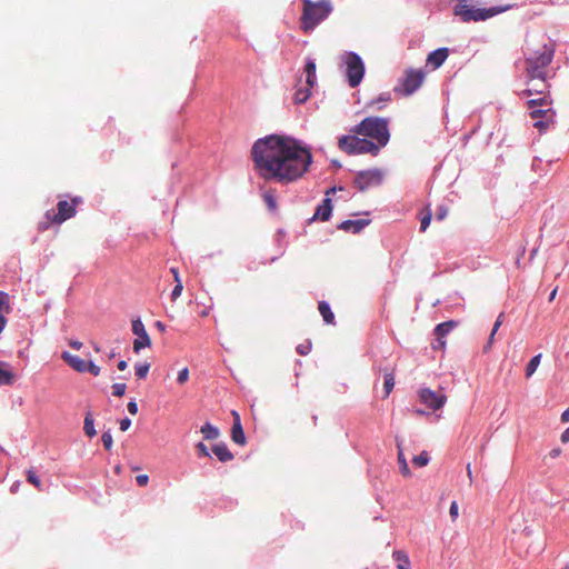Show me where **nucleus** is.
<instances>
[{
  "instance_id": "f257e3e1",
  "label": "nucleus",
  "mask_w": 569,
  "mask_h": 569,
  "mask_svg": "<svg viewBox=\"0 0 569 569\" xmlns=\"http://www.w3.org/2000/svg\"><path fill=\"white\" fill-rule=\"evenodd\" d=\"M253 169L263 180L290 183L301 178L312 154L298 140L280 134L258 139L251 148Z\"/></svg>"
},
{
  "instance_id": "f03ea898",
  "label": "nucleus",
  "mask_w": 569,
  "mask_h": 569,
  "mask_svg": "<svg viewBox=\"0 0 569 569\" xmlns=\"http://www.w3.org/2000/svg\"><path fill=\"white\" fill-rule=\"evenodd\" d=\"M351 132L370 138L379 150L387 146L390 139L389 120L380 117H367L351 129Z\"/></svg>"
},
{
  "instance_id": "7ed1b4c3",
  "label": "nucleus",
  "mask_w": 569,
  "mask_h": 569,
  "mask_svg": "<svg viewBox=\"0 0 569 569\" xmlns=\"http://www.w3.org/2000/svg\"><path fill=\"white\" fill-rule=\"evenodd\" d=\"M331 8L328 2H305L301 16V29L305 32L313 30L323 19L327 18Z\"/></svg>"
},
{
  "instance_id": "20e7f679",
  "label": "nucleus",
  "mask_w": 569,
  "mask_h": 569,
  "mask_svg": "<svg viewBox=\"0 0 569 569\" xmlns=\"http://www.w3.org/2000/svg\"><path fill=\"white\" fill-rule=\"evenodd\" d=\"M338 147L341 151L348 154L370 153L377 156L379 153V146L366 138H360L358 134L342 136L338 140Z\"/></svg>"
},
{
  "instance_id": "39448f33",
  "label": "nucleus",
  "mask_w": 569,
  "mask_h": 569,
  "mask_svg": "<svg viewBox=\"0 0 569 569\" xmlns=\"http://www.w3.org/2000/svg\"><path fill=\"white\" fill-rule=\"evenodd\" d=\"M510 9V6H502V7H492L489 9H479L473 8L471 6H468L467 3L459 2L455 7V14L459 16L463 22L469 21H482L487 20L498 13H501L506 10Z\"/></svg>"
},
{
  "instance_id": "423d86ee",
  "label": "nucleus",
  "mask_w": 569,
  "mask_h": 569,
  "mask_svg": "<svg viewBox=\"0 0 569 569\" xmlns=\"http://www.w3.org/2000/svg\"><path fill=\"white\" fill-rule=\"evenodd\" d=\"M528 109H530V118L535 120L533 127L539 130H545L548 128L549 123L553 119V111L551 108L546 109H536V107H548L550 101L547 96L539 97L537 99H531L527 102Z\"/></svg>"
},
{
  "instance_id": "0eeeda50",
  "label": "nucleus",
  "mask_w": 569,
  "mask_h": 569,
  "mask_svg": "<svg viewBox=\"0 0 569 569\" xmlns=\"http://www.w3.org/2000/svg\"><path fill=\"white\" fill-rule=\"evenodd\" d=\"M553 52L546 46L541 52H537L533 57L526 60V69L530 80L542 79L545 77V68L551 62Z\"/></svg>"
},
{
  "instance_id": "6e6552de",
  "label": "nucleus",
  "mask_w": 569,
  "mask_h": 569,
  "mask_svg": "<svg viewBox=\"0 0 569 569\" xmlns=\"http://www.w3.org/2000/svg\"><path fill=\"white\" fill-rule=\"evenodd\" d=\"M345 63L349 86L351 88L358 87L365 74V64L361 58L355 52H348L345 57Z\"/></svg>"
},
{
  "instance_id": "1a4fd4ad",
  "label": "nucleus",
  "mask_w": 569,
  "mask_h": 569,
  "mask_svg": "<svg viewBox=\"0 0 569 569\" xmlns=\"http://www.w3.org/2000/svg\"><path fill=\"white\" fill-rule=\"evenodd\" d=\"M425 78L426 72L423 70L407 69L401 84L399 88H396V91H400L403 96H410L421 87Z\"/></svg>"
},
{
  "instance_id": "9d476101",
  "label": "nucleus",
  "mask_w": 569,
  "mask_h": 569,
  "mask_svg": "<svg viewBox=\"0 0 569 569\" xmlns=\"http://www.w3.org/2000/svg\"><path fill=\"white\" fill-rule=\"evenodd\" d=\"M383 172L380 169L363 170L356 174L355 186L360 191H367L370 188L378 187L382 183Z\"/></svg>"
},
{
  "instance_id": "9b49d317",
  "label": "nucleus",
  "mask_w": 569,
  "mask_h": 569,
  "mask_svg": "<svg viewBox=\"0 0 569 569\" xmlns=\"http://www.w3.org/2000/svg\"><path fill=\"white\" fill-rule=\"evenodd\" d=\"M79 203L77 198L71 201L60 200L57 204L58 212L48 211L47 217L53 223H62L76 214V207Z\"/></svg>"
},
{
  "instance_id": "f8f14e48",
  "label": "nucleus",
  "mask_w": 569,
  "mask_h": 569,
  "mask_svg": "<svg viewBox=\"0 0 569 569\" xmlns=\"http://www.w3.org/2000/svg\"><path fill=\"white\" fill-rule=\"evenodd\" d=\"M419 399L423 405L435 411L441 409L447 401L445 393L436 392L429 388L419 390Z\"/></svg>"
},
{
  "instance_id": "ddd939ff",
  "label": "nucleus",
  "mask_w": 569,
  "mask_h": 569,
  "mask_svg": "<svg viewBox=\"0 0 569 569\" xmlns=\"http://www.w3.org/2000/svg\"><path fill=\"white\" fill-rule=\"evenodd\" d=\"M132 332L138 337L133 341V351L139 352L142 348L151 346V339L142 321L138 318L132 320Z\"/></svg>"
},
{
  "instance_id": "4468645a",
  "label": "nucleus",
  "mask_w": 569,
  "mask_h": 569,
  "mask_svg": "<svg viewBox=\"0 0 569 569\" xmlns=\"http://www.w3.org/2000/svg\"><path fill=\"white\" fill-rule=\"evenodd\" d=\"M457 325L458 323L453 320L437 325V327L435 328V335L437 336L438 345H433V349L445 347L446 341L443 340V337L448 335L453 328H456Z\"/></svg>"
},
{
  "instance_id": "2eb2a0df",
  "label": "nucleus",
  "mask_w": 569,
  "mask_h": 569,
  "mask_svg": "<svg viewBox=\"0 0 569 569\" xmlns=\"http://www.w3.org/2000/svg\"><path fill=\"white\" fill-rule=\"evenodd\" d=\"M232 416L234 420L231 429V438L237 445L243 446L246 443V436L241 427L240 417L237 411H232Z\"/></svg>"
},
{
  "instance_id": "dca6fc26",
  "label": "nucleus",
  "mask_w": 569,
  "mask_h": 569,
  "mask_svg": "<svg viewBox=\"0 0 569 569\" xmlns=\"http://www.w3.org/2000/svg\"><path fill=\"white\" fill-rule=\"evenodd\" d=\"M448 54L449 50L447 48L437 49L428 54L427 63L437 69L446 61Z\"/></svg>"
},
{
  "instance_id": "f3484780",
  "label": "nucleus",
  "mask_w": 569,
  "mask_h": 569,
  "mask_svg": "<svg viewBox=\"0 0 569 569\" xmlns=\"http://www.w3.org/2000/svg\"><path fill=\"white\" fill-rule=\"evenodd\" d=\"M9 300V295L4 291H0V333L7 325V315H9L11 310Z\"/></svg>"
},
{
  "instance_id": "a211bd4d",
  "label": "nucleus",
  "mask_w": 569,
  "mask_h": 569,
  "mask_svg": "<svg viewBox=\"0 0 569 569\" xmlns=\"http://www.w3.org/2000/svg\"><path fill=\"white\" fill-rule=\"evenodd\" d=\"M332 212L331 199L326 198L317 207V210L312 217L313 220L319 219L321 221L329 220Z\"/></svg>"
},
{
  "instance_id": "6ab92c4d",
  "label": "nucleus",
  "mask_w": 569,
  "mask_h": 569,
  "mask_svg": "<svg viewBox=\"0 0 569 569\" xmlns=\"http://www.w3.org/2000/svg\"><path fill=\"white\" fill-rule=\"evenodd\" d=\"M368 224H369V220H366V219L346 220V221H342L338 228L340 230H343L347 232L358 233Z\"/></svg>"
},
{
  "instance_id": "aec40b11",
  "label": "nucleus",
  "mask_w": 569,
  "mask_h": 569,
  "mask_svg": "<svg viewBox=\"0 0 569 569\" xmlns=\"http://www.w3.org/2000/svg\"><path fill=\"white\" fill-rule=\"evenodd\" d=\"M61 358L76 371L86 372V365L88 361L78 356L71 355L68 351L62 352Z\"/></svg>"
},
{
  "instance_id": "412c9836",
  "label": "nucleus",
  "mask_w": 569,
  "mask_h": 569,
  "mask_svg": "<svg viewBox=\"0 0 569 569\" xmlns=\"http://www.w3.org/2000/svg\"><path fill=\"white\" fill-rule=\"evenodd\" d=\"M212 451L221 462H228L233 459V455L224 443L214 445Z\"/></svg>"
},
{
  "instance_id": "4be33fe9",
  "label": "nucleus",
  "mask_w": 569,
  "mask_h": 569,
  "mask_svg": "<svg viewBox=\"0 0 569 569\" xmlns=\"http://www.w3.org/2000/svg\"><path fill=\"white\" fill-rule=\"evenodd\" d=\"M396 442H397V448H398V463H399L400 472L403 477H410L411 471H410L408 462L406 460V457H405V453H403V450L401 447V442L399 441L398 438L396 439Z\"/></svg>"
},
{
  "instance_id": "5701e85b",
  "label": "nucleus",
  "mask_w": 569,
  "mask_h": 569,
  "mask_svg": "<svg viewBox=\"0 0 569 569\" xmlns=\"http://www.w3.org/2000/svg\"><path fill=\"white\" fill-rule=\"evenodd\" d=\"M305 72H306V76H307V79H306V83L309 88H313V86L316 84V81H317V77H316V63L313 60L309 59L307 62H306V66H305Z\"/></svg>"
},
{
  "instance_id": "b1692460",
  "label": "nucleus",
  "mask_w": 569,
  "mask_h": 569,
  "mask_svg": "<svg viewBox=\"0 0 569 569\" xmlns=\"http://www.w3.org/2000/svg\"><path fill=\"white\" fill-rule=\"evenodd\" d=\"M318 310L327 325H335V313L332 312L328 302L320 301L318 305Z\"/></svg>"
},
{
  "instance_id": "393cba45",
  "label": "nucleus",
  "mask_w": 569,
  "mask_h": 569,
  "mask_svg": "<svg viewBox=\"0 0 569 569\" xmlns=\"http://www.w3.org/2000/svg\"><path fill=\"white\" fill-rule=\"evenodd\" d=\"M392 558L397 561L398 569H410V559L403 550H395Z\"/></svg>"
},
{
  "instance_id": "a878e982",
  "label": "nucleus",
  "mask_w": 569,
  "mask_h": 569,
  "mask_svg": "<svg viewBox=\"0 0 569 569\" xmlns=\"http://www.w3.org/2000/svg\"><path fill=\"white\" fill-rule=\"evenodd\" d=\"M538 80H539L538 83H536L532 88L523 90L521 92V94L523 97H529V96H532L533 93H538L541 97L546 96L545 92H546V89H547V83L545 81V77H542V79H538Z\"/></svg>"
},
{
  "instance_id": "bb28decb",
  "label": "nucleus",
  "mask_w": 569,
  "mask_h": 569,
  "mask_svg": "<svg viewBox=\"0 0 569 569\" xmlns=\"http://www.w3.org/2000/svg\"><path fill=\"white\" fill-rule=\"evenodd\" d=\"M201 433L203 435V438L206 440H214L219 437V430L218 428H216L214 426H212L211 423L209 422H206L201 429H200Z\"/></svg>"
},
{
  "instance_id": "cd10ccee",
  "label": "nucleus",
  "mask_w": 569,
  "mask_h": 569,
  "mask_svg": "<svg viewBox=\"0 0 569 569\" xmlns=\"http://www.w3.org/2000/svg\"><path fill=\"white\" fill-rule=\"evenodd\" d=\"M503 318H505V315L503 313H500L493 325V328L491 330V333L489 336V339H488V342L487 345L483 347V352H488L490 349H491V346L493 343V339H495V335L496 332L498 331V329L500 328V326L502 325L503 322Z\"/></svg>"
},
{
  "instance_id": "c85d7f7f",
  "label": "nucleus",
  "mask_w": 569,
  "mask_h": 569,
  "mask_svg": "<svg viewBox=\"0 0 569 569\" xmlns=\"http://www.w3.org/2000/svg\"><path fill=\"white\" fill-rule=\"evenodd\" d=\"M83 430L89 438H92L97 435V431L94 429V421L90 412L87 413L84 418Z\"/></svg>"
},
{
  "instance_id": "c756f323",
  "label": "nucleus",
  "mask_w": 569,
  "mask_h": 569,
  "mask_svg": "<svg viewBox=\"0 0 569 569\" xmlns=\"http://www.w3.org/2000/svg\"><path fill=\"white\" fill-rule=\"evenodd\" d=\"M540 359H541V353L535 356L528 362V365L526 367V377L527 378L531 377L535 373V371L537 370V368H538V366L540 363Z\"/></svg>"
},
{
  "instance_id": "7c9ffc66",
  "label": "nucleus",
  "mask_w": 569,
  "mask_h": 569,
  "mask_svg": "<svg viewBox=\"0 0 569 569\" xmlns=\"http://www.w3.org/2000/svg\"><path fill=\"white\" fill-rule=\"evenodd\" d=\"M395 386V375L393 372H388L385 375V382H383V389H385V396L383 398H387L390 392L392 391Z\"/></svg>"
},
{
  "instance_id": "2f4dec72",
  "label": "nucleus",
  "mask_w": 569,
  "mask_h": 569,
  "mask_svg": "<svg viewBox=\"0 0 569 569\" xmlns=\"http://www.w3.org/2000/svg\"><path fill=\"white\" fill-rule=\"evenodd\" d=\"M310 90H311V88H309L308 86L305 89H302V88L297 89V91L295 93V102L296 103L306 102L308 100V98L310 97Z\"/></svg>"
},
{
  "instance_id": "473e14b6",
  "label": "nucleus",
  "mask_w": 569,
  "mask_h": 569,
  "mask_svg": "<svg viewBox=\"0 0 569 569\" xmlns=\"http://www.w3.org/2000/svg\"><path fill=\"white\" fill-rule=\"evenodd\" d=\"M262 198H263V201H264L267 208L270 211H276L277 210V200H276V197H274L273 192L267 191V192L263 193Z\"/></svg>"
},
{
  "instance_id": "72a5a7b5",
  "label": "nucleus",
  "mask_w": 569,
  "mask_h": 569,
  "mask_svg": "<svg viewBox=\"0 0 569 569\" xmlns=\"http://www.w3.org/2000/svg\"><path fill=\"white\" fill-rule=\"evenodd\" d=\"M13 383V373L0 366V386H10Z\"/></svg>"
},
{
  "instance_id": "f704fd0d",
  "label": "nucleus",
  "mask_w": 569,
  "mask_h": 569,
  "mask_svg": "<svg viewBox=\"0 0 569 569\" xmlns=\"http://www.w3.org/2000/svg\"><path fill=\"white\" fill-rule=\"evenodd\" d=\"M136 376L138 379H144L148 376V372L150 370V363L149 362H141L136 365Z\"/></svg>"
},
{
  "instance_id": "c9c22d12",
  "label": "nucleus",
  "mask_w": 569,
  "mask_h": 569,
  "mask_svg": "<svg viewBox=\"0 0 569 569\" xmlns=\"http://www.w3.org/2000/svg\"><path fill=\"white\" fill-rule=\"evenodd\" d=\"M412 462L417 467H425L429 462V455L427 451H422L420 455L413 457Z\"/></svg>"
},
{
  "instance_id": "e433bc0d",
  "label": "nucleus",
  "mask_w": 569,
  "mask_h": 569,
  "mask_svg": "<svg viewBox=\"0 0 569 569\" xmlns=\"http://www.w3.org/2000/svg\"><path fill=\"white\" fill-rule=\"evenodd\" d=\"M27 480L33 485L38 490H42V483L39 479V477L36 475L33 470H28L27 472Z\"/></svg>"
},
{
  "instance_id": "4c0bfd02",
  "label": "nucleus",
  "mask_w": 569,
  "mask_h": 569,
  "mask_svg": "<svg viewBox=\"0 0 569 569\" xmlns=\"http://www.w3.org/2000/svg\"><path fill=\"white\" fill-rule=\"evenodd\" d=\"M431 217H432L431 211L427 207L426 208V214L421 218V222H420V231L421 232H425L427 230V228L429 227L430 221H431Z\"/></svg>"
},
{
  "instance_id": "58836bf2",
  "label": "nucleus",
  "mask_w": 569,
  "mask_h": 569,
  "mask_svg": "<svg viewBox=\"0 0 569 569\" xmlns=\"http://www.w3.org/2000/svg\"><path fill=\"white\" fill-rule=\"evenodd\" d=\"M101 440H102L104 449L108 451L111 450L112 445H113V439H112L110 431L103 432L101 436Z\"/></svg>"
},
{
  "instance_id": "ea45409f",
  "label": "nucleus",
  "mask_w": 569,
  "mask_h": 569,
  "mask_svg": "<svg viewBox=\"0 0 569 569\" xmlns=\"http://www.w3.org/2000/svg\"><path fill=\"white\" fill-rule=\"evenodd\" d=\"M388 101H390V94H382L379 97L378 100H372L370 103H369V107H375L376 104H379L376 109L377 110H380L382 109V106L380 103H387Z\"/></svg>"
},
{
  "instance_id": "a19ab883",
  "label": "nucleus",
  "mask_w": 569,
  "mask_h": 569,
  "mask_svg": "<svg viewBox=\"0 0 569 569\" xmlns=\"http://www.w3.org/2000/svg\"><path fill=\"white\" fill-rule=\"evenodd\" d=\"M126 385L124 383H114L112 386V395L114 397H122L126 392Z\"/></svg>"
},
{
  "instance_id": "79ce46f5",
  "label": "nucleus",
  "mask_w": 569,
  "mask_h": 569,
  "mask_svg": "<svg viewBox=\"0 0 569 569\" xmlns=\"http://www.w3.org/2000/svg\"><path fill=\"white\" fill-rule=\"evenodd\" d=\"M189 379V370L188 368H183L179 371L178 373V377H177V381L179 385H183L188 381Z\"/></svg>"
},
{
  "instance_id": "37998d69",
  "label": "nucleus",
  "mask_w": 569,
  "mask_h": 569,
  "mask_svg": "<svg viewBox=\"0 0 569 569\" xmlns=\"http://www.w3.org/2000/svg\"><path fill=\"white\" fill-rule=\"evenodd\" d=\"M86 372H90L91 375L97 377L100 375V368L97 365H94L93 362L88 361L86 365Z\"/></svg>"
},
{
  "instance_id": "c03bdc74",
  "label": "nucleus",
  "mask_w": 569,
  "mask_h": 569,
  "mask_svg": "<svg viewBox=\"0 0 569 569\" xmlns=\"http://www.w3.org/2000/svg\"><path fill=\"white\" fill-rule=\"evenodd\" d=\"M182 290H183L182 282L178 281V283H176V286L171 292V299L177 300L181 296Z\"/></svg>"
},
{
  "instance_id": "a18cd8bd",
  "label": "nucleus",
  "mask_w": 569,
  "mask_h": 569,
  "mask_svg": "<svg viewBox=\"0 0 569 569\" xmlns=\"http://www.w3.org/2000/svg\"><path fill=\"white\" fill-rule=\"evenodd\" d=\"M311 350V343L309 341H307L306 343H300L298 347H297V352L301 356H306L310 352Z\"/></svg>"
},
{
  "instance_id": "49530a36",
  "label": "nucleus",
  "mask_w": 569,
  "mask_h": 569,
  "mask_svg": "<svg viewBox=\"0 0 569 569\" xmlns=\"http://www.w3.org/2000/svg\"><path fill=\"white\" fill-rule=\"evenodd\" d=\"M199 457H210L207 446L203 442H199L196 446Z\"/></svg>"
},
{
  "instance_id": "de8ad7c7",
  "label": "nucleus",
  "mask_w": 569,
  "mask_h": 569,
  "mask_svg": "<svg viewBox=\"0 0 569 569\" xmlns=\"http://www.w3.org/2000/svg\"><path fill=\"white\" fill-rule=\"evenodd\" d=\"M450 517L455 521L458 518L459 515V507L457 501H452L449 509Z\"/></svg>"
},
{
  "instance_id": "09e8293b",
  "label": "nucleus",
  "mask_w": 569,
  "mask_h": 569,
  "mask_svg": "<svg viewBox=\"0 0 569 569\" xmlns=\"http://www.w3.org/2000/svg\"><path fill=\"white\" fill-rule=\"evenodd\" d=\"M119 425L121 431H127L131 426V420L129 418H123L120 420Z\"/></svg>"
},
{
  "instance_id": "8fccbe9b",
  "label": "nucleus",
  "mask_w": 569,
  "mask_h": 569,
  "mask_svg": "<svg viewBox=\"0 0 569 569\" xmlns=\"http://www.w3.org/2000/svg\"><path fill=\"white\" fill-rule=\"evenodd\" d=\"M136 480L140 487H144L148 485L149 477L147 475H139L137 476Z\"/></svg>"
},
{
  "instance_id": "3c124183",
  "label": "nucleus",
  "mask_w": 569,
  "mask_h": 569,
  "mask_svg": "<svg viewBox=\"0 0 569 569\" xmlns=\"http://www.w3.org/2000/svg\"><path fill=\"white\" fill-rule=\"evenodd\" d=\"M448 214V209L446 207H440L437 211L436 218L438 220H443Z\"/></svg>"
},
{
  "instance_id": "603ef678",
  "label": "nucleus",
  "mask_w": 569,
  "mask_h": 569,
  "mask_svg": "<svg viewBox=\"0 0 569 569\" xmlns=\"http://www.w3.org/2000/svg\"><path fill=\"white\" fill-rule=\"evenodd\" d=\"M127 408H128V411L132 416L137 415V412H138V405H137V402L134 400L128 402Z\"/></svg>"
},
{
  "instance_id": "864d4df0",
  "label": "nucleus",
  "mask_w": 569,
  "mask_h": 569,
  "mask_svg": "<svg viewBox=\"0 0 569 569\" xmlns=\"http://www.w3.org/2000/svg\"><path fill=\"white\" fill-rule=\"evenodd\" d=\"M69 346L72 347L76 350H79L82 347V342L78 341V340H70L69 341Z\"/></svg>"
},
{
  "instance_id": "5fc2aeb1",
  "label": "nucleus",
  "mask_w": 569,
  "mask_h": 569,
  "mask_svg": "<svg viewBox=\"0 0 569 569\" xmlns=\"http://www.w3.org/2000/svg\"><path fill=\"white\" fill-rule=\"evenodd\" d=\"M170 271H171V273H172V276H173V279H174V282H176V283H178V281H181L180 276H179V271H178V269H177V268L172 267V268L170 269Z\"/></svg>"
},
{
  "instance_id": "6e6d98bb",
  "label": "nucleus",
  "mask_w": 569,
  "mask_h": 569,
  "mask_svg": "<svg viewBox=\"0 0 569 569\" xmlns=\"http://www.w3.org/2000/svg\"><path fill=\"white\" fill-rule=\"evenodd\" d=\"M561 441L563 443L568 442L569 441V427L562 432L561 435Z\"/></svg>"
},
{
  "instance_id": "4d7b16f0",
  "label": "nucleus",
  "mask_w": 569,
  "mask_h": 569,
  "mask_svg": "<svg viewBox=\"0 0 569 569\" xmlns=\"http://www.w3.org/2000/svg\"><path fill=\"white\" fill-rule=\"evenodd\" d=\"M561 421L562 422H569V408L562 412Z\"/></svg>"
},
{
  "instance_id": "13d9d810",
  "label": "nucleus",
  "mask_w": 569,
  "mask_h": 569,
  "mask_svg": "<svg viewBox=\"0 0 569 569\" xmlns=\"http://www.w3.org/2000/svg\"><path fill=\"white\" fill-rule=\"evenodd\" d=\"M561 453V450L559 448H556V449H552L550 452H549V456L551 458H557L559 457V455Z\"/></svg>"
},
{
  "instance_id": "bf43d9fd",
  "label": "nucleus",
  "mask_w": 569,
  "mask_h": 569,
  "mask_svg": "<svg viewBox=\"0 0 569 569\" xmlns=\"http://www.w3.org/2000/svg\"><path fill=\"white\" fill-rule=\"evenodd\" d=\"M117 367H118V369H119V370H121V371L126 370V369H127V367H128L127 361H126V360H121V361H119V362H118V365H117Z\"/></svg>"
},
{
  "instance_id": "052dcab7",
  "label": "nucleus",
  "mask_w": 569,
  "mask_h": 569,
  "mask_svg": "<svg viewBox=\"0 0 569 569\" xmlns=\"http://www.w3.org/2000/svg\"><path fill=\"white\" fill-rule=\"evenodd\" d=\"M154 326L159 329V331L164 332L166 331V325L161 321H157Z\"/></svg>"
},
{
  "instance_id": "680f3d73",
  "label": "nucleus",
  "mask_w": 569,
  "mask_h": 569,
  "mask_svg": "<svg viewBox=\"0 0 569 569\" xmlns=\"http://www.w3.org/2000/svg\"><path fill=\"white\" fill-rule=\"evenodd\" d=\"M556 295H557V288L551 291V293L549 296V301H552L555 299Z\"/></svg>"
},
{
  "instance_id": "e2e57ef3",
  "label": "nucleus",
  "mask_w": 569,
  "mask_h": 569,
  "mask_svg": "<svg viewBox=\"0 0 569 569\" xmlns=\"http://www.w3.org/2000/svg\"><path fill=\"white\" fill-rule=\"evenodd\" d=\"M467 471H468V477L470 479V481L472 480V472H471V469H470V466L468 465L467 467Z\"/></svg>"
},
{
  "instance_id": "0e129e2a",
  "label": "nucleus",
  "mask_w": 569,
  "mask_h": 569,
  "mask_svg": "<svg viewBox=\"0 0 569 569\" xmlns=\"http://www.w3.org/2000/svg\"><path fill=\"white\" fill-rule=\"evenodd\" d=\"M208 313H209V311H208V310H203V311L201 312V317H207V316H208Z\"/></svg>"
},
{
  "instance_id": "69168bd1",
  "label": "nucleus",
  "mask_w": 569,
  "mask_h": 569,
  "mask_svg": "<svg viewBox=\"0 0 569 569\" xmlns=\"http://www.w3.org/2000/svg\"><path fill=\"white\" fill-rule=\"evenodd\" d=\"M562 569H569V565H566Z\"/></svg>"
}]
</instances>
